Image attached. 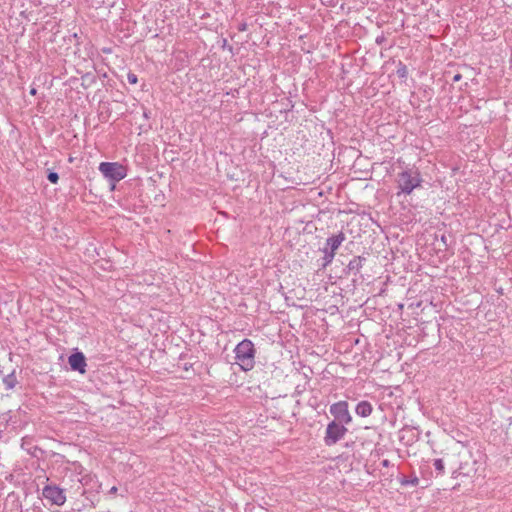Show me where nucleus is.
I'll return each instance as SVG.
<instances>
[{"instance_id": "obj_24", "label": "nucleus", "mask_w": 512, "mask_h": 512, "mask_svg": "<svg viewBox=\"0 0 512 512\" xmlns=\"http://www.w3.org/2000/svg\"><path fill=\"white\" fill-rule=\"evenodd\" d=\"M322 252H323L324 254H326V252H327V253H329V252H330V248H329V246H327V244H325L324 248L322 249Z\"/></svg>"}, {"instance_id": "obj_14", "label": "nucleus", "mask_w": 512, "mask_h": 512, "mask_svg": "<svg viewBox=\"0 0 512 512\" xmlns=\"http://www.w3.org/2000/svg\"><path fill=\"white\" fill-rule=\"evenodd\" d=\"M433 466H434V469L437 473V476L438 475H443L444 472H445V467H444V462L442 459H434L433 461Z\"/></svg>"}, {"instance_id": "obj_13", "label": "nucleus", "mask_w": 512, "mask_h": 512, "mask_svg": "<svg viewBox=\"0 0 512 512\" xmlns=\"http://www.w3.org/2000/svg\"><path fill=\"white\" fill-rule=\"evenodd\" d=\"M396 73H397L398 77L401 79L407 78V76H408L407 66L405 64H403L401 61H399L398 65H397Z\"/></svg>"}, {"instance_id": "obj_21", "label": "nucleus", "mask_w": 512, "mask_h": 512, "mask_svg": "<svg viewBox=\"0 0 512 512\" xmlns=\"http://www.w3.org/2000/svg\"><path fill=\"white\" fill-rule=\"evenodd\" d=\"M448 239H447V236L445 234H442L441 235V242L444 244V248L447 249L448 247Z\"/></svg>"}, {"instance_id": "obj_23", "label": "nucleus", "mask_w": 512, "mask_h": 512, "mask_svg": "<svg viewBox=\"0 0 512 512\" xmlns=\"http://www.w3.org/2000/svg\"><path fill=\"white\" fill-rule=\"evenodd\" d=\"M382 466H384V467H389V466H390V461H389L388 459H384V460L382 461Z\"/></svg>"}, {"instance_id": "obj_27", "label": "nucleus", "mask_w": 512, "mask_h": 512, "mask_svg": "<svg viewBox=\"0 0 512 512\" xmlns=\"http://www.w3.org/2000/svg\"><path fill=\"white\" fill-rule=\"evenodd\" d=\"M116 491H117V488H116V487H112V488H111V490H110V492H111V493H114V492H116Z\"/></svg>"}, {"instance_id": "obj_16", "label": "nucleus", "mask_w": 512, "mask_h": 512, "mask_svg": "<svg viewBox=\"0 0 512 512\" xmlns=\"http://www.w3.org/2000/svg\"><path fill=\"white\" fill-rule=\"evenodd\" d=\"M334 256H335L334 252H331V251L329 253L326 252V254H324V256H323V266L325 267L328 264H330L332 262Z\"/></svg>"}, {"instance_id": "obj_26", "label": "nucleus", "mask_w": 512, "mask_h": 512, "mask_svg": "<svg viewBox=\"0 0 512 512\" xmlns=\"http://www.w3.org/2000/svg\"><path fill=\"white\" fill-rule=\"evenodd\" d=\"M30 93H31L32 95H35V94H36V89H35V88H32V89H31V91H30Z\"/></svg>"}, {"instance_id": "obj_19", "label": "nucleus", "mask_w": 512, "mask_h": 512, "mask_svg": "<svg viewBox=\"0 0 512 512\" xmlns=\"http://www.w3.org/2000/svg\"><path fill=\"white\" fill-rule=\"evenodd\" d=\"M127 80L130 84L134 85L138 82V77L136 74L132 73V72H129L127 74Z\"/></svg>"}, {"instance_id": "obj_10", "label": "nucleus", "mask_w": 512, "mask_h": 512, "mask_svg": "<svg viewBox=\"0 0 512 512\" xmlns=\"http://www.w3.org/2000/svg\"><path fill=\"white\" fill-rule=\"evenodd\" d=\"M373 407L370 402L363 400L356 405L355 412L360 417H368L371 415Z\"/></svg>"}, {"instance_id": "obj_15", "label": "nucleus", "mask_w": 512, "mask_h": 512, "mask_svg": "<svg viewBox=\"0 0 512 512\" xmlns=\"http://www.w3.org/2000/svg\"><path fill=\"white\" fill-rule=\"evenodd\" d=\"M334 256H335L334 252H331V251L329 253L326 252V254H324V256H323V266L325 267L328 264H330L332 262Z\"/></svg>"}, {"instance_id": "obj_7", "label": "nucleus", "mask_w": 512, "mask_h": 512, "mask_svg": "<svg viewBox=\"0 0 512 512\" xmlns=\"http://www.w3.org/2000/svg\"><path fill=\"white\" fill-rule=\"evenodd\" d=\"M68 363L73 371H77L81 374L86 372V358L82 352H75L68 358Z\"/></svg>"}, {"instance_id": "obj_6", "label": "nucleus", "mask_w": 512, "mask_h": 512, "mask_svg": "<svg viewBox=\"0 0 512 512\" xmlns=\"http://www.w3.org/2000/svg\"><path fill=\"white\" fill-rule=\"evenodd\" d=\"M330 413L334 416L336 422L341 424H350L352 416L348 410L347 401H339L330 406Z\"/></svg>"}, {"instance_id": "obj_22", "label": "nucleus", "mask_w": 512, "mask_h": 512, "mask_svg": "<svg viewBox=\"0 0 512 512\" xmlns=\"http://www.w3.org/2000/svg\"><path fill=\"white\" fill-rule=\"evenodd\" d=\"M461 79H462V75L458 73V74H456V75H454V76H453V79H452V80H453V82H458V81H460Z\"/></svg>"}, {"instance_id": "obj_12", "label": "nucleus", "mask_w": 512, "mask_h": 512, "mask_svg": "<svg viewBox=\"0 0 512 512\" xmlns=\"http://www.w3.org/2000/svg\"><path fill=\"white\" fill-rule=\"evenodd\" d=\"M17 382L18 381L14 371L3 378V384L5 388L8 390L13 389L16 386Z\"/></svg>"}, {"instance_id": "obj_11", "label": "nucleus", "mask_w": 512, "mask_h": 512, "mask_svg": "<svg viewBox=\"0 0 512 512\" xmlns=\"http://www.w3.org/2000/svg\"><path fill=\"white\" fill-rule=\"evenodd\" d=\"M399 482L402 486H417L419 484V478L416 475H412L410 477L401 476L399 478Z\"/></svg>"}, {"instance_id": "obj_2", "label": "nucleus", "mask_w": 512, "mask_h": 512, "mask_svg": "<svg viewBox=\"0 0 512 512\" xmlns=\"http://www.w3.org/2000/svg\"><path fill=\"white\" fill-rule=\"evenodd\" d=\"M422 182L423 180L418 170L407 169L402 171L397 177V187L399 189L397 195L399 196L401 193L411 194L415 188L421 187Z\"/></svg>"}, {"instance_id": "obj_5", "label": "nucleus", "mask_w": 512, "mask_h": 512, "mask_svg": "<svg viewBox=\"0 0 512 512\" xmlns=\"http://www.w3.org/2000/svg\"><path fill=\"white\" fill-rule=\"evenodd\" d=\"M42 495L51 505L62 506L66 502L64 489L55 484L46 485L42 490Z\"/></svg>"}, {"instance_id": "obj_8", "label": "nucleus", "mask_w": 512, "mask_h": 512, "mask_svg": "<svg viewBox=\"0 0 512 512\" xmlns=\"http://www.w3.org/2000/svg\"><path fill=\"white\" fill-rule=\"evenodd\" d=\"M365 262H366V258L363 256L353 257L349 261V263L346 267L347 274L358 275L360 273L361 269L363 268Z\"/></svg>"}, {"instance_id": "obj_3", "label": "nucleus", "mask_w": 512, "mask_h": 512, "mask_svg": "<svg viewBox=\"0 0 512 512\" xmlns=\"http://www.w3.org/2000/svg\"><path fill=\"white\" fill-rule=\"evenodd\" d=\"M102 175L112 182H119L127 175L125 166L118 162H102L99 165Z\"/></svg>"}, {"instance_id": "obj_20", "label": "nucleus", "mask_w": 512, "mask_h": 512, "mask_svg": "<svg viewBox=\"0 0 512 512\" xmlns=\"http://www.w3.org/2000/svg\"><path fill=\"white\" fill-rule=\"evenodd\" d=\"M247 29H248V25H247V23H246V22H242V23H240V24L238 25V30H239L240 32H244V31H246Z\"/></svg>"}, {"instance_id": "obj_9", "label": "nucleus", "mask_w": 512, "mask_h": 512, "mask_svg": "<svg viewBox=\"0 0 512 512\" xmlns=\"http://www.w3.org/2000/svg\"><path fill=\"white\" fill-rule=\"evenodd\" d=\"M345 240V234L343 232H339L336 235H332L327 238L326 244L329 246L331 252H336V250L341 246L343 241Z\"/></svg>"}, {"instance_id": "obj_4", "label": "nucleus", "mask_w": 512, "mask_h": 512, "mask_svg": "<svg viewBox=\"0 0 512 512\" xmlns=\"http://www.w3.org/2000/svg\"><path fill=\"white\" fill-rule=\"evenodd\" d=\"M346 424H341L336 421H331L326 428L324 442L327 446L335 445L347 433Z\"/></svg>"}, {"instance_id": "obj_18", "label": "nucleus", "mask_w": 512, "mask_h": 512, "mask_svg": "<svg viewBox=\"0 0 512 512\" xmlns=\"http://www.w3.org/2000/svg\"><path fill=\"white\" fill-rule=\"evenodd\" d=\"M81 79L83 82H88V83H94L96 80L95 76L90 73H86L85 75L82 76Z\"/></svg>"}, {"instance_id": "obj_25", "label": "nucleus", "mask_w": 512, "mask_h": 512, "mask_svg": "<svg viewBox=\"0 0 512 512\" xmlns=\"http://www.w3.org/2000/svg\"><path fill=\"white\" fill-rule=\"evenodd\" d=\"M460 474H462V472L459 470H455L453 471V475H455V477L459 476Z\"/></svg>"}, {"instance_id": "obj_17", "label": "nucleus", "mask_w": 512, "mask_h": 512, "mask_svg": "<svg viewBox=\"0 0 512 512\" xmlns=\"http://www.w3.org/2000/svg\"><path fill=\"white\" fill-rule=\"evenodd\" d=\"M47 179L53 183V184H56L59 180V175L57 172H54V171H49L48 174H47Z\"/></svg>"}, {"instance_id": "obj_1", "label": "nucleus", "mask_w": 512, "mask_h": 512, "mask_svg": "<svg viewBox=\"0 0 512 512\" xmlns=\"http://www.w3.org/2000/svg\"><path fill=\"white\" fill-rule=\"evenodd\" d=\"M236 364H238L243 371H250L255 366L256 349L250 339H244L239 342L235 349Z\"/></svg>"}, {"instance_id": "obj_28", "label": "nucleus", "mask_w": 512, "mask_h": 512, "mask_svg": "<svg viewBox=\"0 0 512 512\" xmlns=\"http://www.w3.org/2000/svg\"><path fill=\"white\" fill-rule=\"evenodd\" d=\"M2 437V431L0 430V438Z\"/></svg>"}]
</instances>
